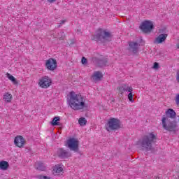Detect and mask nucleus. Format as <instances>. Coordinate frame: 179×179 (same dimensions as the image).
Wrapping results in <instances>:
<instances>
[{
    "mask_svg": "<svg viewBox=\"0 0 179 179\" xmlns=\"http://www.w3.org/2000/svg\"><path fill=\"white\" fill-rule=\"evenodd\" d=\"M60 120H61V117H59V116L55 117L51 122V125H52V127H57V125H61V123H59Z\"/></svg>",
    "mask_w": 179,
    "mask_h": 179,
    "instance_id": "obj_19",
    "label": "nucleus"
},
{
    "mask_svg": "<svg viewBox=\"0 0 179 179\" xmlns=\"http://www.w3.org/2000/svg\"><path fill=\"white\" fill-rule=\"evenodd\" d=\"M59 157H62V159H65L66 157H69L70 154L69 152H66V150H64L62 148H60L57 151Z\"/></svg>",
    "mask_w": 179,
    "mask_h": 179,
    "instance_id": "obj_15",
    "label": "nucleus"
},
{
    "mask_svg": "<svg viewBox=\"0 0 179 179\" xmlns=\"http://www.w3.org/2000/svg\"><path fill=\"white\" fill-rule=\"evenodd\" d=\"M37 170H39V171H45L46 166L44 165V164L40 162L38 164Z\"/></svg>",
    "mask_w": 179,
    "mask_h": 179,
    "instance_id": "obj_23",
    "label": "nucleus"
},
{
    "mask_svg": "<svg viewBox=\"0 0 179 179\" xmlns=\"http://www.w3.org/2000/svg\"><path fill=\"white\" fill-rule=\"evenodd\" d=\"M117 93L119 94H124V92H125V87H124V84L119 86L117 87Z\"/></svg>",
    "mask_w": 179,
    "mask_h": 179,
    "instance_id": "obj_21",
    "label": "nucleus"
},
{
    "mask_svg": "<svg viewBox=\"0 0 179 179\" xmlns=\"http://www.w3.org/2000/svg\"><path fill=\"white\" fill-rule=\"evenodd\" d=\"M48 2H49L50 3H54V2H55V1L57 0H47Z\"/></svg>",
    "mask_w": 179,
    "mask_h": 179,
    "instance_id": "obj_33",
    "label": "nucleus"
},
{
    "mask_svg": "<svg viewBox=\"0 0 179 179\" xmlns=\"http://www.w3.org/2000/svg\"><path fill=\"white\" fill-rule=\"evenodd\" d=\"M65 22H66L65 20H62L60 22V24H64V23H65Z\"/></svg>",
    "mask_w": 179,
    "mask_h": 179,
    "instance_id": "obj_34",
    "label": "nucleus"
},
{
    "mask_svg": "<svg viewBox=\"0 0 179 179\" xmlns=\"http://www.w3.org/2000/svg\"><path fill=\"white\" fill-rule=\"evenodd\" d=\"M41 179H50V178L47 177V176H40Z\"/></svg>",
    "mask_w": 179,
    "mask_h": 179,
    "instance_id": "obj_31",
    "label": "nucleus"
},
{
    "mask_svg": "<svg viewBox=\"0 0 179 179\" xmlns=\"http://www.w3.org/2000/svg\"><path fill=\"white\" fill-rule=\"evenodd\" d=\"M101 78H103V73H101L100 71H95L92 76V78L94 82H97V80H101Z\"/></svg>",
    "mask_w": 179,
    "mask_h": 179,
    "instance_id": "obj_16",
    "label": "nucleus"
},
{
    "mask_svg": "<svg viewBox=\"0 0 179 179\" xmlns=\"http://www.w3.org/2000/svg\"><path fill=\"white\" fill-rule=\"evenodd\" d=\"M52 174L54 176H62L64 174V165L62 164H56L52 168Z\"/></svg>",
    "mask_w": 179,
    "mask_h": 179,
    "instance_id": "obj_11",
    "label": "nucleus"
},
{
    "mask_svg": "<svg viewBox=\"0 0 179 179\" xmlns=\"http://www.w3.org/2000/svg\"><path fill=\"white\" fill-rule=\"evenodd\" d=\"M67 104L74 111H80L85 110L87 106L86 105V99L82 94H76L71 91L67 96Z\"/></svg>",
    "mask_w": 179,
    "mask_h": 179,
    "instance_id": "obj_1",
    "label": "nucleus"
},
{
    "mask_svg": "<svg viewBox=\"0 0 179 179\" xmlns=\"http://www.w3.org/2000/svg\"><path fill=\"white\" fill-rule=\"evenodd\" d=\"M81 62L83 65H85V64L87 62V59L85 57H83L81 59Z\"/></svg>",
    "mask_w": 179,
    "mask_h": 179,
    "instance_id": "obj_29",
    "label": "nucleus"
},
{
    "mask_svg": "<svg viewBox=\"0 0 179 179\" xmlns=\"http://www.w3.org/2000/svg\"><path fill=\"white\" fill-rule=\"evenodd\" d=\"M153 69H159V63L155 62V63H154V65H153Z\"/></svg>",
    "mask_w": 179,
    "mask_h": 179,
    "instance_id": "obj_30",
    "label": "nucleus"
},
{
    "mask_svg": "<svg viewBox=\"0 0 179 179\" xmlns=\"http://www.w3.org/2000/svg\"><path fill=\"white\" fill-rule=\"evenodd\" d=\"M167 37H169L168 34H160L158 36L156 37L155 43H156V44H162L166 41Z\"/></svg>",
    "mask_w": 179,
    "mask_h": 179,
    "instance_id": "obj_14",
    "label": "nucleus"
},
{
    "mask_svg": "<svg viewBox=\"0 0 179 179\" xmlns=\"http://www.w3.org/2000/svg\"><path fill=\"white\" fill-rule=\"evenodd\" d=\"M38 84L42 89H48L52 85V79L48 76H43L39 79Z\"/></svg>",
    "mask_w": 179,
    "mask_h": 179,
    "instance_id": "obj_8",
    "label": "nucleus"
},
{
    "mask_svg": "<svg viewBox=\"0 0 179 179\" xmlns=\"http://www.w3.org/2000/svg\"><path fill=\"white\" fill-rule=\"evenodd\" d=\"M175 101L177 106H179V93L176 94Z\"/></svg>",
    "mask_w": 179,
    "mask_h": 179,
    "instance_id": "obj_28",
    "label": "nucleus"
},
{
    "mask_svg": "<svg viewBox=\"0 0 179 179\" xmlns=\"http://www.w3.org/2000/svg\"><path fill=\"white\" fill-rule=\"evenodd\" d=\"M162 128L165 131L169 132H173L176 134L177 132V120L176 119H169V117H162Z\"/></svg>",
    "mask_w": 179,
    "mask_h": 179,
    "instance_id": "obj_3",
    "label": "nucleus"
},
{
    "mask_svg": "<svg viewBox=\"0 0 179 179\" xmlns=\"http://www.w3.org/2000/svg\"><path fill=\"white\" fill-rule=\"evenodd\" d=\"M113 35L110 31L106 29H98L95 34L92 36V40L94 41H111V38Z\"/></svg>",
    "mask_w": 179,
    "mask_h": 179,
    "instance_id": "obj_4",
    "label": "nucleus"
},
{
    "mask_svg": "<svg viewBox=\"0 0 179 179\" xmlns=\"http://www.w3.org/2000/svg\"><path fill=\"white\" fill-rule=\"evenodd\" d=\"M45 68L48 71H54L57 68H58V63L57 62V59L54 58H49L45 62Z\"/></svg>",
    "mask_w": 179,
    "mask_h": 179,
    "instance_id": "obj_7",
    "label": "nucleus"
},
{
    "mask_svg": "<svg viewBox=\"0 0 179 179\" xmlns=\"http://www.w3.org/2000/svg\"><path fill=\"white\" fill-rule=\"evenodd\" d=\"M128 99L129 100V101H131V103H134L135 100H134V94L132 92H130L128 95H127Z\"/></svg>",
    "mask_w": 179,
    "mask_h": 179,
    "instance_id": "obj_25",
    "label": "nucleus"
},
{
    "mask_svg": "<svg viewBox=\"0 0 179 179\" xmlns=\"http://www.w3.org/2000/svg\"><path fill=\"white\" fill-rule=\"evenodd\" d=\"M155 28V23L150 20H145L140 25V29L143 33H151L152 30Z\"/></svg>",
    "mask_w": 179,
    "mask_h": 179,
    "instance_id": "obj_6",
    "label": "nucleus"
},
{
    "mask_svg": "<svg viewBox=\"0 0 179 179\" xmlns=\"http://www.w3.org/2000/svg\"><path fill=\"white\" fill-rule=\"evenodd\" d=\"M139 48V44L137 42H129L128 50L132 54H138V50Z\"/></svg>",
    "mask_w": 179,
    "mask_h": 179,
    "instance_id": "obj_12",
    "label": "nucleus"
},
{
    "mask_svg": "<svg viewBox=\"0 0 179 179\" xmlns=\"http://www.w3.org/2000/svg\"><path fill=\"white\" fill-rule=\"evenodd\" d=\"M121 128V122L117 118L112 117L108 120L106 124V129L108 132H111V131H117Z\"/></svg>",
    "mask_w": 179,
    "mask_h": 179,
    "instance_id": "obj_5",
    "label": "nucleus"
},
{
    "mask_svg": "<svg viewBox=\"0 0 179 179\" xmlns=\"http://www.w3.org/2000/svg\"><path fill=\"white\" fill-rule=\"evenodd\" d=\"M67 146L70 148V150L78 152L79 150V140L75 138H70L67 140Z\"/></svg>",
    "mask_w": 179,
    "mask_h": 179,
    "instance_id": "obj_9",
    "label": "nucleus"
},
{
    "mask_svg": "<svg viewBox=\"0 0 179 179\" xmlns=\"http://www.w3.org/2000/svg\"><path fill=\"white\" fill-rule=\"evenodd\" d=\"M124 92H129V93H131L134 90V88H132V87L127 84H124Z\"/></svg>",
    "mask_w": 179,
    "mask_h": 179,
    "instance_id": "obj_24",
    "label": "nucleus"
},
{
    "mask_svg": "<svg viewBox=\"0 0 179 179\" xmlns=\"http://www.w3.org/2000/svg\"><path fill=\"white\" fill-rule=\"evenodd\" d=\"M167 28H162L159 29V34H167Z\"/></svg>",
    "mask_w": 179,
    "mask_h": 179,
    "instance_id": "obj_26",
    "label": "nucleus"
},
{
    "mask_svg": "<svg viewBox=\"0 0 179 179\" xmlns=\"http://www.w3.org/2000/svg\"><path fill=\"white\" fill-rule=\"evenodd\" d=\"M176 80H177L178 83H179V72L177 73Z\"/></svg>",
    "mask_w": 179,
    "mask_h": 179,
    "instance_id": "obj_32",
    "label": "nucleus"
},
{
    "mask_svg": "<svg viewBox=\"0 0 179 179\" xmlns=\"http://www.w3.org/2000/svg\"><path fill=\"white\" fill-rule=\"evenodd\" d=\"M14 145L17 148L22 149L24 148V145H26V139L22 136H17L14 138Z\"/></svg>",
    "mask_w": 179,
    "mask_h": 179,
    "instance_id": "obj_10",
    "label": "nucleus"
},
{
    "mask_svg": "<svg viewBox=\"0 0 179 179\" xmlns=\"http://www.w3.org/2000/svg\"><path fill=\"white\" fill-rule=\"evenodd\" d=\"M176 111L171 108H169L165 112V115L162 116V118L166 117L169 120H175L174 118H176Z\"/></svg>",
    "mask_w": 179,
    "mask_h": 179,
    "instance_id": "obj_13",
    "label": "nucleus"
},
{
    "mask_svg": "<svg viewBox=\"0 0 179 179\" xmlns=\"http://www.w3.org/2000/svg\"><path fill=\"white\" fill-rule=\"evenodd\" d=\"M12 99H13V96H12V94L9 92H6L3 96V100H4L6 103H11Z\"/></svg>",
    "mask_w": 179,
    "mask_h": 179,
    "instance_id": "obj_17",
    "label": "nucleus"
},
{
    "mask_svg": "<svg viewBox=\"0 0 179 179\" xmlns=\"http://www.w3.org/2000/svg\"><path fill=\"white\" fill-rule=\"evenodd\" d=\"M6 75H7L8 79H9V80H11L13 85L19 84V82H17V80H16V78L13 76L10 75V73H7Z\"/></svg>",
    "mask_w": 179,
    "mask_h": 179,
    "instance_id": "obj_20",
    "label": "nucleus"
},
{
    "mask_svg": "<svg viewBox=\"0 0 179 179\" xmlns=\"http://www.w3.org/2000/svg\"><path fill=\"white\" fill-rule=\"evenodd\" d=\"M157 141V134L155 132H150L145 134L137 142V145L141 147L143 150H152L153 149V143Z\"/></svg>",
    "mask_w": 179,
    "mask_h": 179,
    "instance_id": "obj_2",
    "label": "nucleus"
},
{
    "mask_svg": "<svg viewBox=\"0 0 179 179\" xmlns=\"http://www.w3.org/2000/svg\"><path fill=\"white\" fill-rule=\"evenodd\" d=\"M78 124L81 126L83 127L85 125H86V124H87V120H86V118L85 117H80L78 120Z\"/></svg>",
    "mask_w": 179,
    "mask_h": 179,
    "instance_id": "obj_22",
    "label": "nucleus"
},
{
    "mask_svg": "<svg viewBox=\"0 0 179 179\" xmlns=\"http://www.w3.org/2000/svg\"><path fill=\"white\" fill-rule=\"evenodd\" d=\"M58 37H59V40H64V38H65V33L64 32H60L58 34Z\"/></svg>",
    "mask_w": 179,
    "mask_h": 179,
    "instance_id": "obj_27",
    "label": "nucleus"
},
{
    "mask_svg": "<svg viewBox=\"0 0 179 179\" xmlns=\"http://www.w3.org/2000/svg\"><path fill=\"white\" fill-rule=\"evenodd\" d=\"M9 169V162L6 161H1L0 162V170L2 171H6Z\"/></svg>",
    "mask_w": 179,
    "mask_h": 179,
    "instance_id": "obj_18",
    "label": "nucleus"
}]
</instances>
